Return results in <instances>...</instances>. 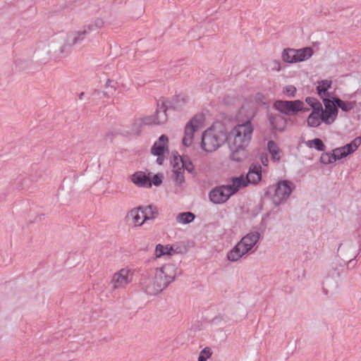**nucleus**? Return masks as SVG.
Returning <instances> with one entry per match:
<instances>
[{"label":"nucleus","instance_id":"obj_1","mask_svg":"<svg viewBox=\"0 0 361 361\" xmlns=\"http://www.w3.org/2000/svg\"><path fill=\"white\" fill-rule=\"evenodd\" d=\"M245 186L246 183L243 176L232 178L227 185H222L214 188L209 192V199L214 204H224L240 188Z\"/></svg>","mask_w":361,"mask_h":361},{"label":"nucleus","instance_id":"obj_2","mask_svg":"<svg viewBox=\"0 0 361 361\" xmlns=\"http://www.w3.org/2000/svg\"><path fill=\"white\" fill-rule=\"evenodd\" d=\"M261 238L258 231H250L244 235L237 244L227 252L226 258L229 262H235L244 255L252 252L253 247L257 245Z\"/></svg>","mask_w":361,"mask_h":361},{"label":"nucleus","instance_id":"obj_3","mask_svg":"<svg viewBox=\"0 0 361 361\" xmlns=\"http://www.w3.org/2000/svg\"><path fill=\"white\" fill-rule=\"evenodd\" d=\"M152 274L156 284L149 289L152 292L162 291L174 281L176 277L180 274V270L173 264H166L161 268H156Z\"/></svg>","mask_w":361,"mask_h":361},{"label":"nucleus","instance_id":"obj_4","mask_svg":"<svg viewBox=\"0 0 361 361\" xmlns=\"http://www.w3.org/2000/svg\"><path fill=\"white\" fill-rule=\"evenodd\" d=\"M253 133V126L250 121L238 124L231 132L233 142L231 148L245 149L250 144Z\"/></svg>","mask_w":361,"mask_h":361},{"label":"nucleus","instance_id":"obj_5","mask_svg":"<svg viewBox=\"0 0 361 361\" xmlns=\"http://www.w3.org/2000/svg\"><path fill=\"white\" fill-rule=\"evenodd\" d=\"M226 139V133L224 130L212 126L202 133L201 148L204 152H213L219 149Z\"/></svg>","mask_w":361,"mask_h":361},{"label":"nucleus","instance_id":"obj_6","mask_svg":"<svg viewBox=\"0 0 361 361\" xmlns=\"http://www.w3.org/2000/svg\"><path fill=\"white\" fill-rule=\"evenodd\" d=\"M104 25V21L97 18L93 22L85 25L81 30L70 33L67 37L66 43L69 46L81 44L92 32H97Z\"/></svg>","mask_w":361,"mask_h":361},{"label":"nucleus","instance_id":"obj_7","mask_svg":"<svg viewBox=\"0 0 361 361\" xmlns=\"http://www.w3.org/2000/svg\"><path fill=\"white\" fill-rule=\"evenodd\" d=\"M295 189L293 183L288 180H279L275 186L274 193L271 197L275 206L286 202Z\"/></svg>","mask_w":361,"mask_h":361},{"label":"nucleus","instance_id":"obj_8","mask_svg":"<svg viewBox=\"0 0 361 361\" xmlns=\"http://www.w3.org/2000/svg\"><path fill=\"white\" fill-rule=\"evenodd\" d=\"M204 117L202 114L195 115L185 125L182 143L190 147L193 142L194 133L202 127Z\"/></svg>","mask_w":361,"mask_h":361},{"label":"nucleus","instance_id":"obj_9","mask_svg":"<svg viewBox=\"0 0 361 361\" xmlns=\"http://www.w3.org/2000/svg\"><path fill=\"white\" fill-rule=\"evenodd\" d=\"M166 101L157 102V108L154 114L147 116L140 119V123L143 125H163L167 121L166 111L168 109Z\"/></svg>","mask_w":361,"mask_h":361},{"label":"nucleus","instance_id":"obj_10","mask_svg":"<svg viewBox=\"0 0 361 361\" xmlns=\"http://www.w3.org/2000/svg\"><path fill=\"white\" fill-rule=\"evenodd\" d=\"M313 54L310 47L300 49H285L282 54L283 60L288 63H298L307 60Z\"/></svg>","mask_w":361,"mask_h":361},{"label":"nucleus","instance_id":"obj_11","mask_svg":"<svg viewBox=\"0 0 361 361\" xmlns=\"http://www.w3.org/2000/svg\"><path fill=\"white\" fill-rule=\"evenodd\" d=\"M274 107L278 111L286 116H289L299 111H307L309 110L308 109L304 108L303 102L299 99L293 101L276 100L274 103Z\"/></svg>","mask_w":361,"mask_h":361},{"label":"nucleus","instance_id":"obj_12","mask_svg":"<svg viewBox=\"0 0 361 361\" xmlns=\"http://www.w3.org/2000/svg\"><path fill=\"white\" fill-rule=\"evenodd\" d=\"M133 273L129 269H121L116 272L111 279V283L114 289H123L132 281Z\"/></svg>","mask_w":361,"mask_h":361},{"label":"nucleus","instance_id":"obj_13","mask_svg":"<svg viewBox=\"0 0 361 361\" xmlns=\"http://www.w3.org/2000/svg\"><path fill=\"white\" fill-rule=\"evenodd\" d=\"M246 185L247 183L256 185L262 180V166L259 163H252L245 179Z\"/></svg>","mask_w":361,"mask_h":361},{"label":"nucleus","instance_id":"obj_14","mask_svg":"<svg viewBox=\"0 0 361 361\" xmlns=\"http://www.w3.org/2000/svg\"><path fill=\"white\" fill-rule=\"evenodd\" d=\"M168 137L165 135H161L152 145L151 153L157 157L164 155V152L168 150Z\"/></svg>","mask_w":361,"mask_h":361},{"label":"nucleus","instance_id":"obj_15","mask_svg":"<svg viewBox=\"0 0 361 361\" xmlns=\"http://www.w3.org/2000/svg\"><path fill=\"white\" fill-rule=\"evenodd\" d=\"M131 181L140 188H149L152 187L149 177L143 171H137L133 174Z\"/></svg>","mask_w":361,"mask_h":361},{"label":"nucleus","instance_id":"obj_16","mask_svg":"<svg viewBox=\"0 0 361 361\" xmlns=\"http://www.w3.org/2000/svg\"><path fill=\"white\" fill-rule=\"evenodd\" d=\"M267 117L272 131L281 132L283 130L286 124V120L282 116L279 114H269Z\"/></svg>","mask_w":361,"mask_h":361},{"label":"nucleus","instance_id":"obj_17","mask_svg":"<svg viewBox=\"0 0 361 361\" xmlns=\"http://www.w3.org/2000/svg\"><path fill=\"white\" fill-rule=\"evenodd\" d=\"M138 209L142 214L143 221L155 219L159 215V209L157 207L149 204L148 206H140Z\"/></svg>","mask_w":361,"mask_h":361},{"label":"nucleus","instance_id":"obj_18","mask_svg":"<svg viewBox=\"0 0 361 361\" xmlns=\"http://www.w3.org/2000/svg\"><path fill=\"white\" fill-rule=\"evenodd\" d=\"M152 276L149 277L148 276V273L143 274L142 275L141 279H140V283L142 286V288L145 290V291L151 295H154L160 293L161 291H155L152 292L149 289L150 288H152L155 286V279L154 278V274L152 273Z\"/></svg>","mask_w":361,"mask_h":361},{"label":"nucleus","instance_id":"obj_19","mask_svg":"<svg viewBox=\"0 0 361 361\" xmlns=\"http://www.w3.org/2000/svg\"><path fill=\"white\" fill-rule=\"evenodd\" d=\"M39 176H32L30 178L25 176H19L14 180V185L18 190H23L30 186L32 182L37 181Z\"/></svg>","mask_w":361,"mask_h":361},{"label":"nucleus","instance_id":"obj_20","mask_svg":"<svg viewBox=\"0 0 361 361\" xmlns=\"http://www.w3.org/2000/svg\"><path fill=\"white\" fill-rule=\"evenodd\" d=\"M173 164V173L171 178L177 184L180 185L185 181L184 171L180 167L178 162H172Z\"/></svg>","mask_w":361,"mask_h":361},{"label":"nucleus","instance_id":"obj_21","mask_svg":"<svg viewBox=\"0 0 361 361\" xmlns=\"http://www.w3.org/2000/svg\"><path fill=\"white\" fill-rule=\"evenodd\" d=\"M267 149L271 156L273 161H279L281 159V150L274 140L267 142Z\"/></svg>","mask_w":361,"mask_h":361},{"label":"nucleus","instance_id":"obj_22","mask_svg":"<svg viewBox=\"0 0 361 361\" xmlns=\"http://www.w3.org/2000/svg\"><path fill=\"white\" fill-rule=\"evenodd\" d=\"M320 110L312 111L307 119V126L311 128H317L322 123V117Z\"/></svg>","mask_w":361,"mask_h":361},{"label":"nucleus","instance_id":"obj_23","mask_svg":"<svg viewBox=\"0 0 361 361\" xmlns=\"http://www.w3.org/2000/svg\"><path fill=\"white\" fill-rule=\"evenodd\" d=\"M334 99L337 107L345 112L354 109L357 104L356 101H343L338 97H334Z\"/></svg>","mask_w":361,"mask_h":361},{"label":"nucleus","instance_id":"obj_24","mask_svg":"<svg viewBox=\"0 0 361 361\" xmlns=\"http://www.w3.org/2000/svg\"><path fill=\"white\" fill-rule=\"evenodd\" d=\"M361 145V136L356 137L350 143L346 144L342 147L345 151L346 154H350L355 152Z\"/></svg>","mask_w":361,"mask_h":361},{"label":"nucleus","instance_id":"obj_25","mask_svg":"<svg viewBox=\"0 0 361 361\" xmlns=\"http://www.w3.org/2000/svg\"><path fill=\"white\" fill-rule=\"evenodd\" d=\"M178 160L181 163V166H180V167H181L183 171L186 170L189 173H192L194 171V166L190 160L182 158L179 154L173 155V161L178 162Z\"/></svg>","mask_w":361,"mask_h":361},{"label":"nucleus","instance_id":"obj_26","mask_svg":"<svg viewBox=\"0 0 361 361\" xmlns=\"http://www.w3.org/2000/svg\"><path fill=\"white\" fill-rule=\"evenodd\" d=\"M195 215L190 212H181L176 216V221L180 224H188L194 221Z\"/></svg>","mask_w":361,"mask_h":361},{"label":"nucleus","instance_id":"obj_27","mask_svg":"<svg viewBox=\"0 0 361 361\" xmlns=\"http://www.w3.org/2000/svg\"><path fill=\"white\" fill-rule=\"evenodd\" d=\"M305 145L309 148H314L316 150L319 152H324L326 146L323 141L319 138H314L305 142Z\"/></svg>","mask_w":361,"mask_h":361},{"label":"nucleus","instance_id":"obj_28","mask_svg":"<svg viewBox=\"0 0 361 361\" xmlns=\"http://www.w3.org/2000/svg\"><path fill=\"white\" fill-rule=\"evenodd\" d=\"M140 212V209H138V207L134 208L131 209L127 215L128 219H132L133 222L135 226H141L145 222L143 220L141 221V216L139 214Z\"/></svg>","mask_w":361,"mask_h":361},{"label":"nucleus","instance_id":"obj_29","mask_svg":"<svg viewBox=\"0 0 361 361\" xmlns=\"http://www.w3.org/2000/svg\"><path fill=\"white\" fill-rule=\"evenodd\" d=\"M173 251L172 247L169 245L164 246L161 244H158L155 248V255L156 257H160L165 255H171Z\"/></svg>","mask_w":361,"mask_h":361},{"label":"nucleus","instance_id":"obj_30","mask_svg":"<svg viewBox=\"0 0 361 361\" xmlns=\"http://www.w3.org/2000/svg\"><path fill=\"white\" fill-rule=\"evenodd\" d=\"M320 113L322 117V123H324L326 125H330L333 123L338 115V113L327 112L326 111H324L323 109L320 111Z\"/></svg>","mask_w":361,"mask_h":361},{"label":"nucleus","instance_id":"obj_31","mask_svg":"<svg viewBox=\"0 0 361 361\" xmlns=\"http://www.w3.org/2000/svg\"><path fill=\"white\" fill-rule=\"evenodd\" d=\"M305 102L308 105L312 108V111L322 110V105L321 102L314 97H307Z\"/></svg>","mask_w":361,"mask_h":361},{"label":"nucleus","instance_id":"obj_32","mask_svg":"<svg viewBox=\"0 0 361 361\" xmlns=\"http://www.w3.org/2000/svg\"><path fill=\"white\" fill-rule=\"evenodd\" d=\"M319 161L322 164L327 165L335 162V158L331 152H324L321 154Z\"/></svg>","mask_w":361,"mask_h":361},{"label":"nucleus","instance_id":"obj_33","mask_svg":"<svg viewBox=\"0 0 361 361\" xmlns=\"http://www.w3.org/2000/svg\"><path fill=\"white\" fill-rule=\"evenodd\" d=\"M324 104L325 106V109L324 111L327 112L338 113L337 106L335 104L334 99L333 101L328 99H324Z\"/></svg>","mask_w":361,"mask_h":361},{"label":"nucleus","instance_id":"obj_34","mask_svg":"<svg viewBox=\"0 0 361 361\" xmlns=\"http://www.w3.org/2000/svg\"><path fill=\"white\" fill-rule=\"evenodd\" d=\"M331 81L328 80H322L319 85L317 87V90L318 93L321 94L322 93L325 94L328 89L331 87Z\"/></svg>","mask_w":361,"mask_h":361},{"label":"nucleus","instance_id":"obj_35","mask_svg":"<svg viewBox=\"0 0 361 361\" xmlns=\"http://www.w3.org/2000/svg\"><path fill=\"white\" fill-rule=\"evenodd\" d=\"M332 154H334L335 161L348 156L345 151L342 147L334 149L332 151Z\"/></svg>","mask_w":361,"mask_h":361},{"label":"nucleus","instance_id":"obj_36","mask_svg":"<svg viewBox=\"0 0 361 361\" xmlns=\"http://www.w3.org/2000/svg\"><path fill=\"white\" fill-rule=\"evenodd\" d=\"M253 101L258 105H266L268 104L267 97L260 92H257L254 95Z\"/></svg>","mask_w":361,"mask_h":361},{"label":"nucleus","instance_id":"obj_37","mask_svg":"<svg viewBox=\"0 0 361 361\" xmlns=\"http://www.w3.org/2000/svg\"><path fill=\"white\" fill-rule=\"evenodd\" d=\"M212 353V350L209 348H204L200 353L198 361H207L211 357Z\"/></svg>","mask_w":361,"mask_h":361},{"label":"nucleus","instance_id":"obj_38","mask_svg":"<svg viewBox=\"0 0 361 361\" xmlns=\"http://www.w3.org/2000/svg\"><path fill=\"white\" fill-rule=\"evenodd\" d=\"M296 87L294 85H286L283 87V92L288 97H294L296 94Z\"/></svg>","mask_w":361,"mask_h":361},{"label":"nucleus","instance_id":"obj_39","mask_svg":"<svg viewBox=\"0 0 361 361\" xmlns=\"http://www.w3.org/2000/svg\"><path fill=\"white\" fill-rule=\"evenodd\" d=\"M105 87L114 93V92L116 90V82L108 79L105 84Z\"/></svg>","mask_w":361,"mask_h":361},{"label":"nucleus","instance_id":"obj_40","mask_svg":"<svg viewBox=\"0 0 361 361\" xmlns=\"http://www.w3.org/2000/svg\"><path fill=\"white\" fill-rule=\"evenodd\" d=\"M232 149V153L231 154V158L233 160L236 161H240L242 158L238 157V154L240 151H244L245 149H235L233 148H231Z\"/></svg>","mask_w":361,"mask_h":361},{"label":"nucleus","instance_id":"obj_41","mask_svg":"<svg viewBox=\"0 0 361 361\" xmlns=\"http://www.w3.org/2000/svg\"><path fill=\"white\" fill-rule=\"evenodd\" d=\"M259 159L262 164L264 166H267L269 164V156L266 152H262L259 155Z\"/></svg>","mask_w":361,"mask_h":361},{"label":"nucleus","instance_id":"obj_42","mask_svg":"<svg viewBox=\"0 0 361 361\" xmlns=\"http://www.w3.org/2000/svg\"><path fill=\"white\" fill-rule=\"evenodd\" d=\"M152 185L153 184L155 186H159L162 181L161 178L159 176V175L155 174L154 175L152 179L151 180Z\"/></svg>","mask_w":361,"mask_h":361},{"label":"nucleus","instance_id":"obj_43","mask_svg":"<svg viewBox=\"0 0 361 361\" xmlns=\"http://www.w3.org/2000/svg\"><path fill=\"white\" fill-rule=\"evenodd\" d=\"M164 161V155H161L160 157H157V163L159 165H161L163 164Z\"/></svg>","mask_w":361,"mask_h":361},{"label":"nucleus","instance_id":"obj_44","mask_svg":"<svg viewBox=\"0 0 361 361\" xmlns=\"http://www.w3.org/2000/svg\"><path fill=\"white\" fill-rule=\"evenodd\" d=\"M102 94L104 96V97H109L110 95H112L114 93L113 92H111L110 90H108V91H104L102 92Z\"/></svg>","mask_w":361,"mask_h":361},{"label":"nucleus","instance_id":"obj_45","mask_svg":"<svg viewBox=\"0 0 361 361\" xmlns=\"http://www.w3.org/2000/svg\"><path fill=\"white\" fill-rule=\"evenodd\" d=\"M360 250H361L360 249V244L359 243L358 248L355 252V256H354L355 258L359 255V253L360 252Z\"/></svg>","mask_w":361,"mask_h":361},{"label":"nucleus","instance_id":"obj_46","mask_svg":"<svg viewBox=\"0 0 361 361\" xmlns=\"http://www.w3.org/2000/svg\"><path fill=\"white\" fill-rule=\"evenodd\" d=\"M85 93L84 92H81L80 94H79V99H83V96H84Z\"/></svg>","mask_w":361,"mask_h":361},{"label":"nucleus","instance_id":"obj_47","mask_svg":"<svg viewBox=\"0 0 361 361\" xmlns=\"http://www.w3.org/2000/svg\"><path fill=\"white\" fill-rule=\"evenodd\" d=\"M94 92L97 93L98 94H99L101 93L99 91H97V90H95Z\"/></svg>","mask_w":361,"mask_h":361}]
</instances>
